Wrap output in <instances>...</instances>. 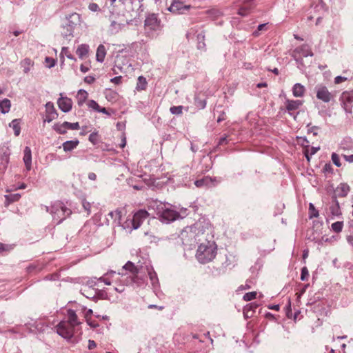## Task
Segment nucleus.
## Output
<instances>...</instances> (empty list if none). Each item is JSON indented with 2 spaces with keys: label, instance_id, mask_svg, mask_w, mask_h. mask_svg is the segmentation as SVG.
Instances as JSON below:
<instances>
[{
  "label": "nucleus",
  "instance_id": "f257e3e1",
  "mask_svg": "<svg viewBox=\"0 0 353 353\" xmlns=\"http://www.w3.org/2000/svg\"><path fill=\"white\" fill-rule=\"evenodd\" d=\"M210 224L205 221L196 222L191 226L185 228L181 232L180 237L184 245H192L205 239L206 232L209 230Z\"/></svg>",
  "mask_w": 353,
  "mask_h": 353
},
{
  "label": "nucleus",
  "instance_id": "f03ea898",
  "mask_svg": "<svg viewBox=\"0 0 353 353\" xmlns=\"http://www.w3.org/2000/svg\"><path fill=\"white\" fill-rule=\"evenodd\" d=\"M217 254V245L213 241H205L199 244L196 252V259L202 264L213 261Z\"/></svg>",
  "mask_w": 353,
  "mask_h": 353
},
{
  "label": "nucleus",
  "instance_id": "7ed1b4c3",
  "mask_svg": "<svg viewBox=\"0 0 353 353\" xmlns=\"http://www.w3.org/2000/svg\"><path fill=\"white\" fill-rule=\"evenodd\" d=\"M149 216L145 210H139L136 212L132 219H128L123 223V227L130 231L138 229L143 221Z\"/></svg>",
  "mask_w": 353,
  "mask_h": 353
},
{
  "label": "nucleus",
  "instance_id": "20e7f679",
  "mask_svg": "<svg viewBox=\"0 0 353 353\" xmlns=\"http://www.w3.org/2000/svg\"><path fill=\"white\" fill-rule=\"evenodd\" d=\"M107 275L110 276L112 283L114 284V289L118 292H123L125 290V287L128 286L133 281V279L130 276L116 273L114 271L108 272Z\"/></svg>",
  "mask_w": 353,
  "mask_h": 353
},
{
  "label": "nucleus",
  "instance_id": "39448f33",
  "mask_svg": "<svg viewBox=\"0 0 353 353\" xmlns=\"http://www.w3.org/2000/svg\"><path fill=\"white\" fill-rule=\"evenodd\" d=\"M74 328L70 322L66 321H61L57 326V333L62 338L69 340L74 336Z\"/></svg>",
  "mask_w": 353,
  "mask_h": 353
},
{
  "label": "nucleus",
  "instance_id": "423d86ee",
  "mask_svg": "<svg viewBox=\"0 0 353 353\" xmlns=\"http://www.w3.org/2000/svg\"><path fill=\"white\" fill-rule=\"evenodd\" d=\"M159 214L161 221L163 223L174 221L179 217V214L170 208H162L159 212Z\"/></svg>",
  "mask_w": 353,
  "mask_h": 353
},
{
  "label": "nucleus",
  "instance_id": "0eeeda50",
  "mask_svg": "<svg viewBox=\"0 0 353 353\" xmlns=\"http://www.w3.org/2000/svg\"><path fill=\"white\" fill-rule=\"evenodd\" d=\"M340 100L347 113H352L353 103V91H345L341 94Z\"/></svg>",
  "mask_w": 353,
  "mask_h": 353
},
{
  "label": "nucleus",
  "instance_id": "6e6552de",
  "mask_svg": "<svg viewBox=\"0 0 353 353\" xmlns=\"http://www.w3.org/2000/svg\"><path fill=\"white\" fill-rule=\"evenodd\" d=\"M190 8V5H185L181 0H172V2L168 10L173 14H183Z\"/></svg>",
  "mask_w": 353,
  "mask_h": 353
},
{
  "label": "nucleus",
  "instance_id": "1a4fd4ad",
  "mask_svg": "<svg viewBox=\"0 0 353 353\" xmlns=\"http://www.w3.org/2000/svg\"><path fill=\"white\" fill-rule=\"evenodd\" d=\"M316 97L325 103L330 102L332 99V94L325 86H320L316 90Z\"/></svg>",
  "mask_w": 353,
  "mask_h": 353
},
{
  "label": "nucleus",
  "instance_id": "9d476101",
  "mask_svg": "<svg viewBox=\"0 0 353 353\" xmlns=\"http://www.w3.org/2000/svg\"><path fill=\"white\" fill-rule=\"evenodd\" d=\"M57 104L59 109L63 112H68L72 110V101L71 99L62 97L61 94V97L57 101Z\"/></svg>",
  "mask_w": 353,
  "mask_h": 353
},
{
  "label": "nucleus",
  "instance_id": "9b49d317",
  "mask_svg": "<svg viewBox=\"0 0 353 353\" xmlns=\"http://www.w3.org/2000/svg\"><path fill=\"white\" fill-rule=\"evenodd\" d=\"M303 104V100L286 99L285 101V108L288 112L298 110Z\"/></svg>",
  "mask_w": 353,
  "mask_h": 353
},
{
  "label": "nucleus",
  "instance_id": "f8f14e48",
  "mask_svg": "<svg viewBox=\"0 0 353 353\" xmlns=\"http://www.w3.org/2000/svg\"><path fill=\"white\" fill-rule=\"evenodd\" d=\"M87 105L90 109H91L95 112L103 113L104 114H106L107 116L111 115V113L108 110H107L106 108L101 107L98 104V103L94 100H90L88 102Z\"/></svg>",
  "mask_w": 353,
  "mask_h": 353
},
{
  "label": "nucleus",
  "instance_id": "ddd939ff",
  "mask_svg": "<svg viewBox=\"0 0 353 353\" xmlns=\"http://www.w3.org/2000/svg\"><path fill=\"white\" fill-rule=\"evenodd\" d=\"M215 179H213L209 176H204L201 179L196 180L194 181V185L197 188L207 187L213 184L215 182Z\"/></svg>",
  "mask_w": 353,
  "mask_h": 353
},
{
  "label": "nucleus",
  "instance_id": "4468645a",
  "mask_svg": "<svg viewBox=\"0 0 353 353\" xmlns=\"http://www.w3.org/2000/svg\"><path fill=\"white\" fill-rule=\"evenodd\" d=\"M23 162L27 170H30L32 168V153L29 147L24 148Z\"/></svg>",
  "mask_w": 353,
  "mask_h": 353
},
{
  "label": "nucleus",
  "instance_id": "2eb2a0df",
  "mask_svg": "<svg viewBox=\"0 0 353 353\" xmlns=\"http://www.w3.org/2000/svg\"><path fill=\"white\" fill-rule=\"evenodd\" d=\"M89 46L87 44H81L79 45L76 50V53L78 55L79 58L81 59H83L88 56L89 54Z\"/></svg>",
  "mask_w": 353,
  "mask_h": 353
},
{
  "label": "nucleus",
  "instance_id": "dca6fc26",
  "mask_svg": "<svg viewBox=\"0 0 353 353\" xmlns=\"http://www.w3.org/2000/svg\"><path fill=\"white\" fill-rule=\"evenodd\" d=\"M305 88L301 83H295L292 87V94L294 97H303L305 95Z\"/></svg>",
  "mask_w": 353,
  "mask_h": 353
},
{
  "label": "nucleus",
  "instance_id": "f3484780",
  "mask_svg": "<svg viewBox=\"0 0 353 353\" xmlns=\"http://www.w3.org/2000/svg\"><path fill=\"white\" fill-rule=\"evenodd\" d=\"M79 144L78 139L71 141H66L62 144L63 150L64 152H68L75 149Z\"/></svg>",
  "mask_w": 353,
  "mask_h": 353
},
{
  "label": "nucleus",
  "instance_id": "a211bd4d",
  "mask_svg": "<svg viewBox=\"0 0 353 353\" xmlns=\"http://www.w3.org/2000/svg\"><path fill=\"white\" fill-rule=\"evenodd\" d=\"M46 108H47V110H48V111L49 112V115L48 117H46V118L45 119L44 121L50 123L53 119H56V117L57 116V114L56 110L54 109V108L52 104L47 103L46 104Z\"/></svg>",
  "mask_w": 353,
  "mask_h": 353
},
{
  "label": "nucleus",
  "instance_id": "6ab92c4d",
  "mask_svg": "<svg viewBox=\"0 0 353 353\" xmlns=\"http://www.w3.org/2000/svg\"><path fill=\"white\" fill-rule=\"evenodd\" d=\"M106 55V50L103 45L101 44L98 46L96 53L97 61L102 63L103 62Z\"/></svg>",
  "mask_w": 353,
  "mask_h": 353
},
{
  "label": "nucleus",
  "instance_id": "aec40b11",
  "mask_svg": "<svg viewBox=\"0 0 353 353\" xmlns=\"http://www.w3.org/2000/svg\"><path fill=\"white\" fill-rule=\"evenodd\" d=\"M88 97V93L85 90L81 89L78 91L77 94V103L79 105H82Z\"/></svg>",
  "mask_w": 353,
  "mask_h": 353
},
{
  "label": "nucleus",
  "instance_id": "412c9836",
  "mask_svg": "<svg viewBox=\"0 0 353 353\" xmlns=\"http://www.w3.org/2000/svg\"><path fill=\"white\" fill-rule=\"evenodd\" d=\"M123 268L125 270L129 271L134 276H137L139 272V269L131 261H128L123 266Z\"/></svg>",
  "mask_w": 353,
  "mask_h": 353
},
{
  "label": "nucleus",
  "instance_id": "4be33fe9",
  "mask_svg": "<svg viewBox=\"0 0 353 353\" xmlns=\"http://www.w3.org/2000/svg\"><path fill=\"white\" fill-rule=\"evenodd\" d=\"M11 107L10 101L8 99H4L2 101H0V112L2 114L8 113Z\"/></svg>",
  "mask_w": 353,
  "mask_h": 353
},
{
  "label": "nucleus",
  "instance_id": "5701e85b",
  "mask_svg": "<svg viewBox=\"0 0 353 353\" xmlns=\"http://www.w3.org/2000/svg\"><path fill=\"white\" fill-rule=\"evenodd\" d=\"M353 150V141L350 139L343 140L339 146V150L341 151H347Z\"/></svg>",
  "mask_w": 353,
  "mask_h": 353
},
{
  "label": "nucleus",
  "instance_id": "b1692460",
  "mask_svg": "<svg viewBox=\"0 0 353 353\" xmlns=\"http://www.w3.org/2000/svg\"><path fill=\"white\" fill-rule=\"evenodd\" d=\"M68 322H70L72 325L74 327L79 324L78 321L77 315L76 314L75 312L71 309L68 310Z\"/></svg>",
  "mask_w": 353,
  "mask_h": 353
},
{
  "label": "nucleus",
  "instance_id": "393cba45",
  "mask_svg": "<svg viewBox=\"0 0 353 353\" xmlns=\"http://www.w3.org/2000/svg\"><path fill=\"white\" fill-rule=\"evenodd\" d=\"M148 85L146 79L143 76H139L137 79L136 89L139 91L145 90Z\"/></svg>",
  "mask_w": 353,
  "mask_h": 353
},
{
  "label": "nucleus",
  "instance_id": "a878e982",
  "mask_svg": "<svg viewBox=\"0 0 353 353\" xmlns=\"http://www.w3.org/2000/svg\"><path fill=\"white\" fill-rule=\"evenodd\" d=\"M21 194L19 193L5 195L6 205L8 206L13 202L18 201L21 199Z\"/></svg>",
  "mask_w": 353,
  "mask_h": 353
},
{
  "label": "nucleus",
  "instance_id": "bb28decb",
  "mask_svg": "<svg viewBox=\"0 0 353 353\" xmlns=\"http://www.w3.org/2000/svg\"><path fill=\"white\" fill-rule=\"evenodd\" d=\"M21 67L23 68V71L25 73H28L30 68L33 66V61L29 59L26 58L21 62Z\"/></svg>",
  "mask_w": 353,
  "mask_h": 353
},
{
  "label": "nucleus",
  "instance_id": "cd10ccee",
  "mask_svg": "<svg viewBox=\"0 0 353 353\" xmlns=\"http://www.w3.org/2000/svg\"><path fill=\"white\" fill-rule=\"evenodd\" d=\"M53 129L61 134H64L67 132V128L65 125V122L62 123H57L53 125Z\"/></svg>",
  "mask_w": 353,
  "mask_h": 353
},
{
  "label": "nucleus",
  "instance_id": "c85d7f7f",
  "mask_svg": "<svg viewBox=\"0 0 353 353\" xmlns=\"http://www.w3.org/2000/svg\"><path fill=\"white\" fill-rule=\"evenodd\" d=\"M10 126L12 128V129L14 131V134L16 136L19 135L21 132V127H20V121L18 119H14L10 123Z\"/></svg>",
  "mask_w": 353,
  "mask_h": 353
},
{
  "label": "nucleus",
  "instance_id": "c756f323",
  "mask_svg": "<svg viewBox=\"0 0 353 353\" xmlns=\"http://www.w3.org/2000/svg\"><path fill=\"white\" fill-rule=\"evenodd\" d=\"M319 216V211L316 210L313 203H309V218H317Z\"/></svg>",
  "mask_w": 353,
  "mask_h": 353
},
{
  "label": "nucleus",
  "instance_id": "7c9ffc66",
  "mask_svg": "<svg viewBox=\"0 0 353 353\" xmlns=\"http://www.w3.org/2000/svg\"><path fill=\"white\" fill-rule=\"evenodd\" d=\"M319 149V148L312 147L310 148H308L305 150L304 154H305L307 161H310V157L312 156L313 154H314L318 151Z\"/></svg>",
  "mask_w": 353,
  "mask_h": 353
},
{
  "label": "nucleus",
  "instance_id": "2f4dec72",
  "mask_svg": "<svg viewBox=\"0 0 353 353\" xmlns=\"http://www.w3.org/2000/svg\"><path fill=\"white\" fill-rule=\"evenodd\" d=\"M64 56H66V57L70 60L76 61V59L69 52L68 47H63L61 49V52L60 53V57L61 58H63Z\"/></svg>",
  "mask_w": 353,
  "mask_h": 353
},
{
  "label": "nucleus",
  "instance_id": "473e14b6",
  "mask_svg": "<svg viewBox=\"0 0 353 353\" xmlns=\"http://www.w3.org/2000/svg\"><path fill=\"white\" fill-rule=\"evenodd\" d=\"M332 230L336 232L339 233L342 231L343 228V221H336L333 223L331 225Z\"/></svg>",
  "mask_w": 353,
  "mask_h": 353
},
{
  "label": "nucleus",
  "instance_id": "72a5a7b5",
  "mask_svg": "<svg viewBox=\"0 0 353 353\" xmlns=\"http://www.w3.org/2000/svg\"><path fill=\"white\" fill-rule=\"evenodd\" d=\"M89 141L94 145L99 143V134L97 131L93 132L89 136Z\"/></svg>",
  "mask_w": 353,
  "mask_h": 353
},
{
  "label": "nucleus",
  "instance_id": "f704fd0d",
  "mask_svg": "<svg viewBox=\"0 0 353 353\" xmlns=\"http://www.w3.org/2000/svg\"><path fill=\"white\" fill-rule=\"evenodd\" d=\"M256 295H257V293H256V292H254V291L247 292L243 295V299L245 301H250L255 299L256 298Z\"/></svg>",
  "mask_w": 353,
  "mask_h": 353
},
{
  "label": "nucleus",
  "instance_id": "c9c22d12",
  "mask_svg": "<svg viewBox=\"0 0 353 353\" xmlns=\"http://www.w3.org/2000/svg\"><path fill=\"white\" fill-rule=\"evenodd\" d=\"M330 211L332 214L334 216H339L341 214L339 204L338 202H336V203L334 205L330 208Z\"/></svg>",
  "mask_w": 353,
  "mask_h": 353
},
{
  "label": "nucleus",
  "instance_id": "e433bc0d",
  "mask_svg": "<svg viewBox=\"0 0 353 353\" xmlns=\"http://www.w3.org/2000/svg\"><path fill=\"white\" fill-rule=\"evenodd\" d=\"M65 125H66L67 130H79L80 128V125L79 122L75 123H70L68 121H65Z\"/></svg>",
  "mask_w": 353,
  "mask_h": 353
},
{
  "label": "nucleus",
  "instance_id": "4c0bfd02",
  "mask_svg": "<svg viewBox=\"0 0 353 353\" xmlns=\"http://www.w3.org/2000/svg\"><path fill=\"white\" fill-rule=\"evenodd\" d=\"M170 111L172 114H181L183 112V106L179 105L171 107Z\"/></svg>",
  "mask_w": 353,
  "mask_h": 353
},
{
  "label": "nucleus",
  "instance_id": "58836bf2",
  "mask_svg": "<svg viewBox=\"0 0 353 353\" xmlns=\"http://www.w3.org/2000/svg\"><path fill=\"white\" fill-rule=\"evenodd\" d=\"M332 161L333 163L336 167H341V161H340L339 157V155L337 154L332 153Z\"/></svg>",
  "mask_w": 353,
  "mask_h": 353
},
{
  "label": "nucleus",
  "instance_id": "ea45409f",
  "mask_svg": "<svg viewBox=\"0 0 353 353\" xmlns=\"http://www.w3.org/2000/svg\"><path fill=\"white\" fill-rule=\"evenodd\" d=\"M309 276V272L306 267H303L301 269V280L305 281L307 279Z\"/></svg>",
  "mask_w": 353,
  "mask_h": 353
},
{
  "label": "nucleus",
  "instance_id": "a19ab883",
  "mask_svg": "<svg viewBox=\"0 0 353 353\" xmlns=\"http://www.w3.org/2000/svg\"><path fill=\"white\" fill-rule=\"evenodd\" d=\"M45 62L47 67L49 68L54 67L56 64V60L50 57H46L45 59Z\"/></svg>",
  "mask_w": 353,
  "mask_h": 353
},
{
  "label": "nucleus",
  "instance_id": "79ce46f5",
  "mask_svg": "<svg viewBox=\"0 0 353 353\" xmlns=\"http://www.w3.org/2000/svg\"><path fill=\"white\" fill-rule=\"evenodd\" d=\"M339 188H340L341 190V191L343 192V196H345L347 194V193L349 192L350 191V187L348 185L345 184V183H341L340 184V186L339 187Z\"/></svg>",
  "mask_w": 353,
  "mask_h": 353
},
{
  "label": "nucleus",
  "instance_id": "37998d69",
  "mask_svg": "<svg viewBox=\"0 0 353 353\" xmlns=\"http://www.w3.org/2000/svg\"><path fill=\"white\" fill-rule=\"evenodd\" d=\"M148 275L152 281L157 280V274L154 272L152 268H148Z\"/></svg>",
  "mask_w": 353,
  "mask_h": 353
},
{
  "label": "nucleus",
  "instance_id": "c03bdc74",
  "mask_svg": "<svg viewBox=\"0 0 353 353\" xmlns=\"http://www.w3.org/2000/svg\"><path fill=\"white\" fill-rule=\"evenodd\" d=\"M105 276H108L109 277H108V278H106L105 276H103V277L99 278V281L100 282H103V283H104L105 284H106V285H111L112 282H111V281H110V279H109L110 278H111V277H110V276L107 275V274H105Z\"/></svg>",
  "mask_w": 353,
  "mask_h": 353
},
{
  "label": "nucleus",
  "instance_id": "a18cd8bd",
  "mask_svg": "<svg viewBox=\"0 0 353 353\" xmlns=\"http://www.w3.org/2000/svg\"><path fill=\"white\" fill-rule=\"evenodd\" d=\"M88 8L92 12H97V11L99 10V6L97 3H90L89 6H88Z\"/></svg>",
  "mask_w": 353,
  "mask_h": 353
},
{
  "label": "nucleus",
  "instance_id": "49530a36",
  "mask_svg": "<svg viewBox=\"0 0 353 353\" xmlns=\"http://www.w3.org/2000/svg\"><path fill=\"white\" fill-rule=\"evenodd\" d=\"M298 139H299V143L300 144H301V145H303V147H305L306 148H309V145H308L309 142L306 139L302 138V137H300Z\"/></svg>",
  "mask_w": 353,
  "mask_h": 353
},
{
  "label": "nucleus",
  "instance_id": "de8ad7c7",
  "mask_svg": "<svg viewBox=\"0 0 353 353\" xmlns=\"http://www.w3.org/2000/svg\"><path fill=\"white\" fill-rule=\"evenodd\" d=\"M110 215L113 217L114 216H115L116 217L118 218L119 221L121 220V212L119 210H114V212H110Z\"/></svg>",
  "mask_w": 353,
  "mask_h": 353
},
{
  "label": "nucleus",
  "instance_id": "09e8293b",
  "mask_svg": "<svg viewBox=\"0 0 353 353\" xmlns=\"http://www.w3.org/2000/svg\"><path fill=\"white\" fill-rule=\"evenodd\" d=\"M347 78L345 77H342V76H337L334 78V83L336 84H339L342 82H344L345 81H347Z\"/></svg>",
  "mask_w": 353,
  "mask_h": 353
},
{
  "label": "nucleus",
  "instance_id": "8fccbe9b",
  "mask_svg": "<svg viewBox=\"0 0 353 353\" xmlns=\"http://www.w3.org/2000/svg\"><path fill=\"white\" fill-rule=\"evenodd\" d=\"M122 77L117 76L110 79V81L114 84L119 85L121 83Z\"/></svg>",
  "mask_w": 353,
  "mask_h": 353
},
{
  "label": "nucleus",
  "instance_id": "3c124183",
  "mask_svg": "<svg viewBox=\"0 0 353 353\" xmlns=\"http://www.w3.org/2000/svg\"><path fill=\"white\" fill-rule=\"evenodd\" d=\"M94 81H95V78L93 76L89 75V76H86L84 78V81L88 84L93 83L94 82Z\"/></svg>",
  "mask_w": 353,
  "mask_h": 353
},
{
  "label": "nucleus",
  "instance_id": "603ef678",
  "mask_svg": "<svg viewBox=\"0 0 353 353\" xmlns=\"http://www.w3.org/2000/svg\"><path fill=\"white\" fill-rule=\"evenodd\" d=\"M86 322L88 324V325L90 326L91 327L96 328L97 327L99 326L97 323L92 321L91 319L88 318V316L86 317Z\"/></svg>",
  "mask_w": 353,
  "mask_h": 353
},
{
  "label": "nucleus",
  "instance_id": "864d4df0",
  "mask_svg": "<svg viewBox=\"0 0 353 353\" xmlns=\"http://www.w3.org/2000/svg\"><path fill=\"white\" fill-rule=\"evenodd\" d=\"M145 236H148V242L152 243V242L155 241L157 240L156 236L152 235V234H150L149 232H145Z\"/></svg>",
  "mask_w": 353,
  "mask_h": 353
},
{
  "label": "nucleus",
  "instance_id": "5fc2aeb1",
  "mask_svg": "<svg viewBox=\"0 0 353 353\" xmlns=\"http://www.w3.org/2000/svg\"><path fill=\"white\" fill-rule=\"evenodd\" d=\"M342 156L345 159V160L349 163H353V154L345 155L342 154Z\"/></svg>",
  "mask_w": 353,
  "mask_h": 353
},
{
  "label": "nucleus",
  "instance_id": "6e6d98bb",
  "mask_svg": "<svg viewBox=\"0 0 353 353\" xmlns=\"http://www.w3.org/2000/svg\"><path fill=\"white\" fill-rule=\"evenodd\" d=\"M126 145V137L125 133H123L121 135V143L120 144V147L123 148Z\"/></svg>",
  "mask_w": 353,
  "mask_h": 353
},
{
  "label": "nucleus",
  "instance_id": "4d7b16f0",
  "mask_svg": "<svg viewBox=\"0 0 353 353\" xmlns=\"http://www.w3.org/2000/svg\"><path fill=\"white\" fill-rule=\"evenodd\" d=\"M250 285L249 284H245V285H240L239 288H238V291H242V290H249L250 288Z\"/></svg>",
  "mask_w": 353,
  "mask_h": 353
},
{
  "label": "nucleus",
  "instance_id": "13d9d810",
  "mask_svg": "<svg viewBox=\"0 0 353 353\" xmlns=\"http://www.w3.org/2000/svg\"><path fill=\"white\" fill-rule=\"evenodd\" d=\"M97 347L96 343L93 340L88 341V349L92 350Z\"/></svg>",
  "mask_w": 353,
  "mask_h": 353
},
{
  "label": "nucleus",
  "instance_id": "bf43d9fd",
  "mask_svg": "<svg viewBox=\"0 0 353 353\" xmlns=\"http://www.w3.org/2000/svg\"><path fill=\"white\" fill-rule=\"evenodd\" d=\"M9 250V247L3 243H0V254L3 252L7 251Z\"/></svg>",
  "mask_w": 353,
  "mask_h": 353
},
{
  "label": "nucleus",
  "instance_id": "052dcab7",
  "mask_svg": "<svg viewBox=\"0 0 353 353\" xmlns=\"http://www.w3.org/2000/svg\"><path fill=\"white\" fill-rule=\"evenodd\" d=\"M80 70L83 73H85L87 72L88 71H89L90 70V66L88 65H83V64H81V66H80Z\"/></svg>",
  "mask_w": 353,
  "mask_h": 353
},
{
  "label": "nucleus",
  "instance_id": "680f3d73",
  "mask_svg": "<svg viewBox=\"0 0 353 353\" xmlns=\"http://www.w3.org/2000/svg\"><path fill=\"white\" fill-rule=\"evenodd\" d=\"M88 179L91 181H95L97 179V175L94 172H90L88 174Z\"/></svg>",
  "mask_w": 353,
  "mask_h": 353
},
{
  "label": "nucleus",
  "instance_id": "e2e57ef3",
  "mask_svg": "<svg viewBox=\"0 0 353 353\" xmlns=\"http://www.w3.org/2000/svg\"><path fill=\"white\" fill-rule=\"evenodd\" d=\"M225 120V112H221V114L219 116L218 119H217V122L218 123H220L222 121Z\"/></svg>",
  "mask_w": 353,
  "mask_h": 353
},
{
  "label": "nucleus",
  "instance_id": "0e129e2a",
  "mask_svg": "<svg viewBox=\"0 0 353 353\" xmlns=\"http://www.w3.org/2000/svg\"><path fill=\"white\" fill-rule=\"evenodd\" d=\"M149 308H156V309H159L160 310H163V306H157V305H150L148 306Z\"/></svg>",
  "mask_w": 353,
  "mask_h": 353
},
{
  "label": "nucleus",
  "instance_id": "69168bd1",
  "mask_svg": "<svg viewBox=\"0 0 353 353\" xmlns=\"http://www.w3.org/2000/svg\"><path fill=\"white\" fill-rule=\"evenodd\" d=\"M92 312H92V309H89V310H88V311L86 312V314H85V318H86V317H87V316H88V318H90V319H91V315H92Z\"/></svg>",
  "mask_w": 353,
  "mask_h": 353
},
{
  "label": "nucleus",
  "instance_id": "338daca9",
  "mask_svg": "<svg viewBox=\"0 0 353 353\" xmlns=\"http://www.w3.org/2000/svg\"><path fill=\"white\" fill-rule=\"evenodd\" d=\"M267 23H260L258 26L259 30H263Z\"/></svg>",
  "mask_w": 353,
  "mask_h": 353
},
{
  "label": "nucleus",
  "instance_id": "774afa93",
  "mask_svg": "<svg viewBox=\"0 0 353 353\" xmlns=\"http://www.w3.org/2000/svg\"><path fill=\"white\" fill-rule=\"evenodd\" d=\"M308 254H309V252H308V250H305L303 251V259H304V260H305V259H306L307 258V256H308Z\"/></svg>",
  "mask_w": 353,
  "mask_h": 353
}]
</instances>
